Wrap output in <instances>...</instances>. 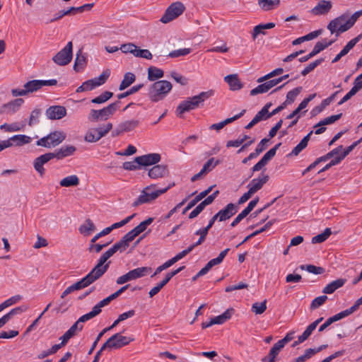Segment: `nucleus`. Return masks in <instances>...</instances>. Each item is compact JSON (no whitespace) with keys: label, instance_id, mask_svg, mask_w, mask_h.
<instances>
[{"label":"nucleus","instance_id":"1","mask_svg":"<svg viewBox=\"0 0 362 362\" xmlns=\"http://www.w3.org/2000/svg\"><path fill=\"white\" fill-rule=\"evenodd\" d=\"M214 95V90H209L200 93L197 95L187 98L182 101L177 107L175 112L177 116L181 117L182 115L192 110L197 109L203 105V103Z\"/></svg>","mask_w":362,"mask_h":362},{"label":"nucleus","instance_id":"2","mask_svg":"<svg viewBox=\"0 0 362 362\" xmlns=\"http://www.w3.org/2000/svg\"><path fill=\"white\" fill-rule=\"evenodd\" d=\"M172 83L166 80L156 81L148 88V96L153 103L163 100L172 90Z\"/></svg>","mask_w":362,"mask_h":362},{"label":"nucleus","instance_id":"3","mask_svg":"<svg viewBox=\"0 0 362 362\" xmlns=\"http://www.w3.org/2000/svg\"><path fill=\"white\" fill-rule=\"evenodd\" d=\"M112 255L113 254L110 250H107L101 255L97 264L85 276L90 284L99 279L107 271L110 262H106Z\"/></svg>","mask_w":362,"mask_h":362},{"label":"nucleus","instance_id":"4","mask_svg":"<svg viewBox=\"0 0 362 362\" xmlns=\"http://www.w3.org/2000/svg\"><path fill=\"white\" fill-rule=\"evenodd\" d=\"M112 255L113 254L110 250H107L101 255L97 264L85 276L90 284L99 279L107 271L110 262H106Z\"/></svg>","mask_w":362,"mask_h":362},{"label":"nucleus","instance_id":"5","mask_svg":"<svg viewBox=\"0 0 362 362\" xmlns=\"http://www.w3.org/2000/svg\"><path fill=\"white\" fill-rule=\"evenodd\" d=\"M170 187L163 189H154V185H149L144 188L139 197L133 202L132 206L136 207L143 204L150 203L157 199L160 195L164 194Z\"/></svg>","mask_w":362,"mask_h":362},{"label":"nucleus","instance_id":"6","mask_svg":"<svg viewBox=\"0 0 362 362\" xmlns=\"http://www.w3.org/2000/svg\"><path fill=\"white\" fill-rule=\"evenodd\" d=\"M66 134L62 131H54L37 141L36 144L47 148H54L66 139Z\"/></svg>","mask_w":362,"mask_h":362},{"label":"nucleus","instance_id":"7","mask_svg":"<svg viewBox=\"0 0 362 362\" xmlns=\"http://www.w3.org/2000/svg\"><path fill=\"white\" fill-rule=\"evenodd\" d=\"M133 340V339L121 335L120 333H116L104 343L102 346V350L119 349L129 344Z\"/></svg>","mask_w":362,"mask_h":362},{"label":"nucleus","instance_id":"8","mask_svg":"<svg viewBox=\"0 0 362 362\" xmlns=\"http://www.w3.org/2000/svg\"><path fill=\"white\" fill-rule=\"evenodd\" d=\"M151 269H152L148 267L136 268L118 277L116 282L117 284L122 285L128 281L144 277L148 274L151 272Z\"/></svg>","mask_w":362,"mask_h":362},{"label":"nucleus","instance_id":"9","mask_svg":"<svg viewBox=\"0 0 362 362\" xmlns=\"http://www.w3.org/2000/svg\"><path fill=\"white\" fill-rule=\"evenodd\" d=\"M185 10V6L180 1L172 3L166 9L165 13L160 18L163 23H168L182 14Z\"/></svg>","mask_w":362,"mask_h":362},{"label":"nucleus","instance_id":"10","mask_svg":"<svg viewBox=\"0 0 362 362\" xmlns=\"http://www.w3.org/2000/svg\"><path fill=\"white\" fill-rule=\"evenodd\" d=\"M72 58L73 43L70 41L52 57V61L59 66H66L71 62Z\"/></svg>","mask_w":362,"mask_h":362},{"label":"nucleus","instance_id":"11","mask_svg":"<svg viewBox=\"0 0 362 362\" xmlns=\"http://www.w3.org/2000/svg\"><path fill=\"white\" fill-rule=\"evenodd\" d=\"M57 83L56 79L50 80H32L29 81L23 85L25 88L27 94L33 93L40 90L45 86H55Z\"/></svg>","mask_w":362,"mask_h":362},{"label":"nucleus","instance_id":"12","mask_svg":"<svg viewBox=\"0 0 362 362\" xmlns=\"http://www.w3.org/2000/svg\"><path fill=\"white\" fill-rule=\"evenodd\" d=\"M334 40L327 41V39H324L322 41L317 42L315 44L313 49L306 56L299 58L298 61L300 62H307L308 59L313 57L314 56L320 53L321 51L324 50L325 49L330 46L332 43L334 42Z\"/></svg>","mask_w":362,"mask_h":362},{"label":"nucleus","instance_id":"13","mask_svg":"<svg viewBox=\"0 0 362 362\" xmlns=\"http://www.w3.org/2000/svg\"><path fill=\"white\" fill-rule=\"evenodd\" d=\"M24 100L22 98H17L11 100L6 104H4L0 110L1 114L13 115L16 113L21 106L23 104Z\"/></svg>","mask_w":362,"mask_h":362},{"label":"nucleus","instance_id":"14","mask_svg":"<svg viewBox=\"0 0 362 362\" xmlns=\"http://www.w3.org/2000/svg\"><path fill=\"white\" fill-rule=\"evenodd\" d=\"M45 115L49 119H60L66 116V109L61 105L50 106L46 110Z\"/></svg>","mask_w":362,"mask_h":362},{"label":"nucleus","instance_id":"15","mask_svg":"<svg viewBox=\"0 0 362 362\" xmlns=\"http://www.w3.org/2000/svg\"><path fill=\"white\" fill-rule=\"evenodd\" d=\"M238 210V205L230 203L228 204L224 209L220 210L217 214H216V215L218 216V221H224L235 215Z\"/></svg>","mask_w":362,"mask_h":362},{"label":"nucleus","instance_id":"16","mask_svg":"<svg viewBox=\"0 0 362 362\" xmlns=\"http://www.w3.org/2000/svg\"><path fill=\"white\" fill-rule=\"evenodd\" d=\"M54 158L52 152L47 153L36 158L33 162L35 170L42 176L45 174V168L43 165L47 163L50 160Z\"/></svg>","mask_w":362,"mask_h":362},{"label":"nucleus","instance_id":"17","mask_svg":"<svg viewBox=\"0 0 362 362\" xmlns=\"http://www.w3.org/2000/svg\"><path fill=\"white\" fill-rule=\"evenodd\" d=\"M160 158L159 153H154L136 157V160L141 166H148L158 163Z\"/></svg>","mask_w":362,"mask_h":362},{"label":"nucleus","instance_id":"18","mask_svg":"<svg viewBox=\"0 0 362 362\" xmlns=\"http://www.w3.org/2000/svg\"><path fill=\"white\" fill-rule=\"evenodd\" d=\"M91 284L88 281V279L84 276L83 279H81L80 281L74 283V284L69 286L67 287L61 294V298H64L67 295L70 294L71 293L83 289L84 288L88 287Z\"/></svg>","mask_w":362,"mask_h":362},{"label":"nucleus","instance_id":"19","mask_svg":"<svg viewBox=\"0 0 362 362\" xmlns=\"http://www.w3.org/2000/svg\"><path fill=\"white\" fill-rule=\"evenodd\" d=\"M349 13H345L338 16L337 18L333 19L329 22L327 25V29L330 31L332 34L338 32V29L339 26H341L345 24L346 21L348 20ZM339 33L337 34V37L339 35Z\"/></svg>","mask_w":362,"mask_h":362},{"label":"nucleus","instance_id":"20","mask_svg":"<svg viewBox=\"0 0 362 362\" xmlns=\"http://www.w3.org/2000/svg\"><path fill=\"white\" fill-rule=\"evenodd\" d=\"M269 179V177L268 175L262 174L259 177L252 180L247 185V188L255 194L262 188L264 185L268 182Z\"/></svg>","mask_w":362,"mask_h":362},{"label":"nucleus","instance_id":"21","mask_svg":"<svg viewBox=\"0 0 362 362\" xmlns=\"http://www.w3.org/2000/svg\"><path fill=\"white\" fill-rule=\"evenodd\" d=\"M76 148L75 146L71 145L63 146L60 148L57 149L54 152H52L54 158L57 160H62L66 157L73 155Z\"/></svg>","mask_w":362,"mask_h":362},{"label":"nucleus","instance_id":"22","mask_svg":"<svg viewBox=\"0 0 362 362\" xmlns=\"http://www.w3.org/2000/svg\"><path fill=\"white\" fill-rule=\"evenodd\" d=\"M332 2L330 1L321 0L311 10V13L314 15H324L327 13L332 8Z\"/></svg>","mask_w":362,"mask_h":362},{"label":"nucleus","instance_id":"23","mask_svg":"<svg viewBox=\"0 0 362 362\" xmlns=\"http://www.w3.org/2000/svg\"><path fill=\"white\" fill-rule=\"evenodd\" d=\"M168 173L167 165H156L148 170V176L152 179H157L165 176Z\"/></svg>","mask_w":362,"mask_h":362},{"label":"nucleus","instance_id":"24","mask_svg":"<svg viewBox=\"0 0 362 362\" xmlns=\"http://www.w3.org/2000/svg\"><path fill=\"white\" fill-rule=\"evenodd\" d=\"M346 283V279H338L330 282L322 290V293L325 294H332L338 288L342 287Z\"/></svg>","mask_w":362,"mask_h":362},{"label":"nucleus","instance_id":"25","mask_svg":"<svg viewBox=\"0 0 362 362\" xmlns=\"http://www.w3.org/2000/svg\"><path fill=\"white\" fill-rule=\"evenodd\" d=\"M245 110H243L241 112H240L239 114H238L232 117L227 118L226 119H225L219 123L213 124L209 127V129H211V130L214 129L216 131H219L221 129H223L228 124H230V123L233 122V121L239 119L240 117H242L245 114Z\"/></svg>","mask_w":362,"mask_h":362},{"label":"nucleus","instance_id":"26","mask_svg":"<svg viewBox=\"0 0 362 362\" xmlns=\"http://www.w3.org/2000/svg\"><path fill=\"white\" fill-rule=\"evenodd\" d=\"M313 134V131L309 132L303 138V139L300 141V143L294 147L292 151L288 154L289 156H298L306 146H308V141L310 139V136Z\"/></svg>","mask_w":362,"mask_h":362},{"label":"nucleus","instance_id":"27","mask_svg":"<svg viewBox=\"0 0 362 362\" xmlns=\"http://www.w3.org/2000/svg\"><path fill=\"white\" fill-rule=\"evenodd\" d=\"M224 80L228 83L230 89L233 90H240L243 87V84L236 74L228 75L225 76Z\"/></svg>","mask_w":362,"mask_h":362},{"label":"nucleus","instance_id":"28","mask_svg":"<svg viewBox=\"0 0 362 362\" xmlns=\"http://www.w3.org/2000/svg\"><path fill=\"white\" fill-rule=\"evenodd\" d=\"M359 17V13L357 11L352 14L351 16H349L348 20L345 24L339 27L338 33H342L349 30L351 27H353Z\"/></svg>","mask_w":362,"mask_h":362},{"label":"nucleus","instance_id":"29","mask_svg":"<svg viewBox=\"0 0 362 362\" xmlns=\"http://www.w3.org/2000/svg\"><path fill=\"white\" fill-rule=\"evenodd\" d=\"M79 182L78 177L76 175H72L62 179L59 182V185L61 187H76L78 185Z\"/></svg>","mask_w":362,"mask_h":362},{"label":"nucleus","instance_id":"30","mask_svg":"<svg viewBox=\"0 0 362 362\" xmlns=\"http://www.w3.org/2000/svg\"><path fill=\"white\" fill-rule=\"evenodd\" d=\"M346 317L345 315V313L341 311L330 317H329L325 323H323L320 327H319L318 331L320 332H323L327 327H328L329 325H331L333 322H335L338 320H341L342 318Z\"/></svg>","mask_w":362,"mask_h":362},{"label":"nucleus","instance_id":"31","mask_svg":"<svg viewBox=\"0 0 362 362\" xmlns=\"http://www.w3.org/2000/svg\"><path fill=\"white\" fill-rule=\"evenodd\" d=\"M95 230V226L90 218L86 219L85 223L80 226L78 228L80 233H81L84 236L89 235L91 233V232L94 231Z\"/></svg>","mask_w":362,"mask_h":362},{"label":"nucleus","instance_id":"32","mask_svg":"<svg viewBox=\"0 0 362 362\" xmlns=\"http://www.w3.org/2000/svg\"><path fill=\"white\" fill-rule=\"evenodd\" d=\"M164 72L162 69L156 66H150L148 69V79L150 81H155L159 78H163Z\"/></svg>","mask_w":362,"mask_h":362},{"label":"nucleus","instance_id":"33","mask_svg":"<svg viewBox=\"0 0 362 362\" xmlns=\"http://www.w3.org/2000/svg\"><path fill=\"white\" fill-rule=\"evenodd\" d=\"M86 65V58L81 54V50H79L76 54V57L74 64V69L76 72H79L84 69Z\"/></svg>","mask_w":362,"mask_h":362},{"label":"nucleus","instance_id":"34","mask_svg":"<svg viewBox=\"0 0 362 362\" xmlns=\"http://www.w3.org/2000/svg\"><path fill=\"white\" fill-rule=\"evenodd\" d=\"M136 79V76L133 73L127 72L124 74V78L122 81L119 86V90H123L128 88L129 86H131Z\"/></svg>","mask_w":362,"mask_h":362},{"label":"nucleus","instance_id":"35","mask_svg":"<svg viewBox=\"0 0 362 362\" xmlns=\"http://www.w3.org/2000/svg\"><path fill=\"white\" fill-rule=\"evenodd\" d=\"M258 4L262 10L267 11L277 7L280 0H259Z\"/></svg>","mask_w":362,"mask_h":362},{"label":"nucleus","instance_id":"36","mask_svg":"<svg viewBox=\"0 0 362 362\" xmlns=\"http://www.w3.org/2000/svg\"><path fill=\"white\" fill-rule=\"evenodd\" d=\"M275 27V23H268L266 24H259L254 27L252 33V37L255 40L257 36L260 34L262 32V30H266V29H272Z\"/></svg>","mask_w":362,"mask_h":362},{"label":"nucleus","instance_id":"37","mask_svg":"<svg viewBox=\"0 0 362 362\" xmlns=\"http://www.w3.org/2000/svg\"><path fill=\"white\" fill-rule=\"evenodd\" d=\"M15 146H22L31 142V137L24 134H17L12 136Z\"/></svg>","mask_w":362,"mask_h":362},{"label":"nucleus","instance_id":"38","mask_svg":"<svg viewBox=\"0 0 362 362\" xmlns=\"http://www.w3.org/2000/svg\"><path fill=\"white\" fill-rule=\"evenodd\" d=\"M129 245V243L125 240L123 237L122 239L116 243L109 250L112 252V253L114 255L116 252L119 251L123 252L124 251Z\"/></svg>","mask_w":362,"mask_h":362},{"label":"nucleus","instance_id":"39","mask_svg":"<svg viewBox=\"0 0 362 362\" xmlns=\"http://www.w3.org/2000/svg\"><path fill=\"white\" fill-rule=\"evenodd\" d=\"M302 89L303 88L301 86H298L297 88H293V90H290V91H288V93L286 94V100L284 101L286 105H288L293 103L295 101L296 97L301 92Z\"/></svg>","mask_w":362,"mask_h":362},{"label":"nucleus","instance_id":"40","mask_svg":"<svg viewBox=\"0 0 362 362\" xmlns=\"http://www.w3.org/2000/svg\"><path fill=\"white\" fill-rule=\"evenodd\" d=\"M332 234L331 229L329 228H327L323 233L318 234L312 238V243H321L325 241Z\"/></svg>","mask_w":362,"mask_h":362},{"label":"nucleus","instance_id":"41","mask_svg":"<svg viewBox=\"0 0 362 362\" xmlns=\"http://www.w3.org/2000/svg\"><path fill=\"white\" fill-rule=\"evenodd\" d=\"M233 310V309H228L223 314L211 318L214 325H221L224 323L226 320H229L231 317V312Z\"/></svg>","mask_w":362,"mask_h":362},{"label":"nucleus","instance_id":"42","mask_svg":"<svg viewBox=\"0 0 362 362\" xmlns=\"http://www.w3.org/2000/svg\"><path fill=\"white\" fill-rule=\"evenodd\" d=\"M121 127L124 132H128L134 130L139 124V121L137 119L126 120L120 123Z\"/></svg>","mask_w":362,"mask_h":362},{"label":"nucleus","instance_id":"43","mask_svg":"<svg viewBox=\"0 0 362 362\" xmlns=\"http://www.w3.org/2000/svg\"><path fill=\"white\" fill-rule=\"evenodd\" d=\"M113 95V93L110 91H105L99 96L91 100V103L95 104H102L110 99Z\"/></svg>","mask_w":362,"mask_h":362},{"label":"nucleus","instance_id":"44","mask_svg":"<svg viewBox=\"0 0 362 362\" xmlns=\"http://www.w3.org/2000/svg\"><path fill=\"white\" fill-rule=\"evenodd\" d=\"M84 139L86 141L89 143H94L100 139V137L98 136V133L97 132V130L95 129V128L90 129L86 132Z\"/></svg>","mask_w":362,"mask_h":362},{"label":"nucleus","instance_id":"45","mask_svg":"<svg viewBox=\"0 0 362 362\" xmlns=\"http://www.w3.org/2000/svg\"><path fill=\"white\" fill-rule=\"evenodd\" d=\"M341 116H342V113H339L337 115H332L328 117H326L324 119L319 122L314 127L315 128V127H318L320 126L331 124L335 122L336 121H337L338 119H339L341 117Z\"/></svg>","mask_w":362,"mask_h":362},{"label":"nucleus","instance_id":"46","mask_svg":"<svg viewBox=\"0 0 362 362\" xmlns=\"http://www.w3.org/2000/svg\"><path fill=\"white\" fill-rule=\"evenodd\" d=\"M153 221V218L150 217L146 219L145 221L141 222L137 226L134 228L133 230L139 235L142 232H144L146 229L147 226L151 224Z\"/></svg>","mask_w":362,"mask_h":362},{"label":"nucleus","instance_id":"47","mask_svg":"<svg viewBox=\"0 0 362 362\" xmlns=\"http://www.w3.org/2000/svg\"><path fill=\"white\" fill-rule=\"evenodd\" d=\"M300 268L302 270H306L309 273L315 274H321L324 273L325 269L321 267H317L313 264L301 265Z\"/></svg>","mask_w":362,"mask_h":362},{"label":"nucleus","instance_id":"48","mask_svg":"<svg viewBox=\"0 0 362 362\" xmlns=\"http://www.w3.org/2000/svg\"><path fill=\"white\" fill-rule=\"evenodd\" d=\"M267 309V300L262 303H255L252 305L251 310L256 315L262 314Z\"/></svg>","mask_w":362,"mask_h":362},{"label":"nucleus","instance_id":"49","mask_svg":"<svg viewBox=\"0 0 362 362\" xmlns=\"http://www.w3.org/2000/svg\"><path fill=\"white\" fill-rule=\"evenodd\" d=\"M281 145V143L276 144L273 148L269 149L261 159H262V160L267 164L268 162L274 157L277 149L280 147Z\"/></svg>","mask_w":362,"mask_h":362},{"label":"nucleus","instance_id":"50","mask_svg":"<svg viewBox=\"0 0 362 362\" xmlns=\"http://www.w3.org/2000/svg\"><path fill=\"white\" fill-rule=\"evenodd\" d=\"M112 129V124L111 122H107L105 124L95 128V129L97 130L98 136L100 137V139L105 136Z\"/></svg>","mask_w":362,"mask_h":362},{"label":"nucleus","instance_id":"51","mask_svg":"<svg viewBox=\"0 0 362 362\" xmlns=\"http://www.w3.org/2000/svg\"><path fill=\"white\" fill-rule=\"evenodd\" d=\"M267 119L268 118H266V116L263 114V112H261L260 111H259L255 115L254 118L251 120V122L245 126V129H250L252 127H253L256 124H257L259 122H260L262 120H265Z\"/></svg>","mask_w":362,"mask_h":362},{"label":"nucleus","instance_id":"52","mask_svg":"<svg viewBox=\"0 0 362 362\" xmlns=\"http://www.w3.org/2000/svg\"><path fill=\"white\" fill-rule=\"evenodd\" d=\"M323 61V59H318L315 62H311L301 71V74L303 76L308 75L310 72L313 71L318 65H320Z\"/></svg>","mask_w":362,"mask_h":362},{"label":"nucleus","instance_id":"53","mask_svg":"<svg viewBox=\"0 0 362 362\" xmlns=\"http://www.w3.org/2000/svg\"><path fill=\"white\" fill-rule=\"evenodd\" d=\"M192 49L190 48H182L176 50H173L170 52L168 54V57L171 58H177L182 56H186L191 52Z\"/></svg>","mask_w":362,"mask_h":362},{"label":"nucleus","instance_id":"54","mask_svg":"<svg viewBox=\"0 0 362 362\" xmlns=\"http://www.w3.org/2000/svg\"><path fill=\"white\" fill-rule=\"evenodd\" d=\"M327 300V296L325 295L318 296L315 298L310 304V309L315 310L320 306L322 305Z\"/></svg>","mask_w":362,"mask_h":362},{"label":"nucleus","instance_id":"55","mask_svg":"<svg viewBox=\"0 0 362 362\" xmlns=\"http://www.w3.org/2000/svg\"><path fill=\"white\" fill-rule=\"evenodd\" d=\"M41 115V110L40 109H34L30 114L28 125L33 126L39 122V118Z\"/></svg>","mask_w":362,"mask_h":362},{"label":"nucleus","instance_id":"56","mask_svg":"<svg viewBox=\"0 0 362 362\" xmlns=\"http://www.w3.org/2000/svg\"><path fill=\"white\" fill-rule=\"evenodd\" d=\"M110 70L107 69L104 71L98 77L93 78L97 87L104 84L110 76Z\"/></svg>","mask_w":362,"mask_h":362},{"label":"nucleus","instance_id":"57","mask_svg":"<svg viewBox=\"0 0 362 362\" xmlns=\"http://www.w3.org/2000/svg\"><path fill=\"white\" fill-rule=\"evenodd\" d=\"M220 160H215L214 158H211L206 163H204L202 168V172H205L206 173L207 172L211 171L213 168H214L216 165H218L220 163Z\"/></svg>","mask_w":362,"mask_h":362},{"label":"nucleus","instance_id":"58","mask_svg":"<svg viewBox=\"0 0 362 362\" xmlns=\"http://www.w3.org/2000/svg\"><path fill=\"white\" fill-rule=\"evenodd\" d=\"M0 129L7 132H13L20 131L21 129V127L17 123H4L0 126Z\"/></svg>","mask_w":362,"mask_h":362},{"label":"nucleus","instance_id":"59","mask_svg":"<svg viewBox=\"0 0 362 362\" xmlns=\"http://www.w3.org/2000/svg\"><path fill=\"white\" fill-rule=\"evenodd\" d=\"M143 86H144V84H142V83L134 86L132 87L129 90H127L126 92L119 94L117 95V98L119 100L124 98L132 94H134V93L138 92Z\"/></svg>","mask_w":362,"mask_h":362},{"label":"nucleus","instance_id":"60","mask_svg":"<svg viewBox=\"0 0 362 362\" xmlns=\"http://www.w3.org/2000/svg\"><path fill=\"white\" fill-rule=\"evenodd\" d=\"M269 90V88L268 86L267 85L266 82L263 83L259 86H257L256 88L252 89L250 90V95H256L260 93H264Z\"/></svg>","mask_w":362,"mask_h":362},{"label":"nucleus","instance_id":"61","mask_svg":"<svg viewBox=\"0 0 362 362\" xmlns=\"http://www.w3.org/2000/svg\"><path fill=\"white\" fill-rule=\"evenodd\" d=\"M134 57H141L146 59H151L153 55L148 49H142L137 47L136 52L134 54Z\"/></svg>","mask_w":362,"mask_h":362},{"label":"nucleus","instance_id":"62","mask_svg":"<svg viewBox=\"0 0 362 362\" xmlns=\"http://www.w3.org/2000/svg\"><path fill=\"white\" fill-rule=\"evenodd\" d=\"M119 49L122 50L123 53H131L134 56L136 50L137 49V46L133 43H127L122 45Z\"/></svg>","mask_w":362,"mask_h":362},{"label":"nucleus","instance_id":"63","mask_svg":"<svg viewBox=\"0 0 362 362\" xmlns=\"http://www.w3.org/2000/svg\"><path fill=\"white\" fill-rule=\"evenodd\" d=\"M28 310V307L25 305H21L19 307H16L15 308H13L6 315L7 317L11 320L14 315H19L23 312H25Z\"/></svg>","mask_w":362,"mask_h":362},{"label":"nucleus","instance_id":"64","mask_svg":"<svg viewBox=\"0 0 362 362\" xmlns=\"http://www.w3.org/2000/svg\"><path fill=\"white\" fill-rule=\"evenodd\" d=\"M361 305H362V296L361 298H359L351 307H350L349 308H348L345 310H343V312L345 313V315L347 317L349 315L354 313L355 311H356L359 308Z\"/></svg>","mask_w":362,"mask_h":362}]
</instances>
